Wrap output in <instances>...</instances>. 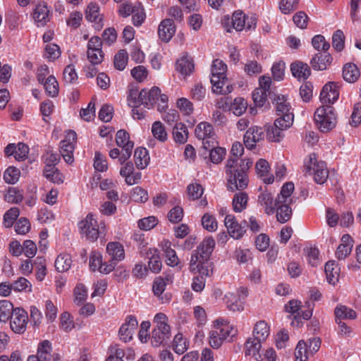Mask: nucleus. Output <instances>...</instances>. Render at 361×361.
Masks as SVG:
<instances>
[{
    "label": "nucleus",
    "mask_w": 361,
    "mask_h": 361,
    "mask_svg": "<svg viewBox=\"0 0 361 361\" xmlns=\"http://www.w3.org/2000/svg\"><path fill=\"white\" fill-rule=\"evenodd\" d=\"M235 161L228 159L225 166V172L228 176L227 188L232 192L246 188L249 182L247 173L239 170L238 164Z\"/></svg>",
    "instance_id": "f257e3e1"
},
{
    "label": "nucleus",
    "mask_w": 361,
    "mask_h": 361,
    "mask_svg": "<svg viewBox=\"0 0 361 361\" xmlns=\"http://www.w3.org/2000/svg\"><path fill=\"white\" fill-rule=\"evenodd\" d=\"M78 228L80 233L92 242L96 241L99 237L105 236L106 233L105 224L103 221L99 224L92 213L78 223Z\"/></svg>",
    "instance_id": "f03ea898"
},
{
    "label": "nucleus",
    "mask_w": 361,
    "mask_h": 361,
    "mask_svg": "<svg viewBox=\"0 0 361 361\" xmlns=\"http://www.w3.org/2000/svg\"><path fill=\"white\" fill-rule=\"evenodd\" d=\"M156 326L154 328L151 343L154 347H159L167 343L171 337V328L167 324L166 316L161 312L157 313L154 319Z\"/></svg>",
    "instance_id": "7ed1b4c3"
},
{
    "label": "nucleus",
    "mask_w": 361,
    "mask_h": 361,
    "mask_svg": "<svg viewBox=\"0 0 361 361\" xmlns=\"http://www.w3.org/2000/svg\"><path fill=\"white\" fill-rule=\"evenodd\" d=\"M303 171L305 175L312 176L314 181L318 184L324 183L329 176V170L323 161H318L315 154L309 156V160L305 162Z\"/></svg>",
    "instance_id": "20e7f679"
},
{
    "label": "nucleus",
    "mask_w": 361,
    "mask_h": 361,
    "mask_svg": "<svg viewBox=\"0 0 361 361\" xmlns=\"http://www.w3.org/2000/svg\"><path fill=\"white\" fill-rule=\"evenodd\" d=\"M314 121L321 131L328 132L332 130L337 123L334 107L322 105L317 108L314 113Z\"/></svg>",
    "instance_id": "39448f33"
},
{
    "label": "nucleus",
    "mask_w": 361,
    "mask_h": 361,
    "mask_svg": "<svg viewBox=\"0 0 361 361\" xmlns=\"http://www.w3.org/2000/svg\"><path fill=\"white\" fill-rule=\"evenodd\" d=\"M286 119L277 118L273 126H270L267 130V139L271 142H280L283 136V131L293 125V116L286 115Z\"/></svg>",
    "instance_id": "423d86ee"
},
{
    "label": "nucleus",
    "mask_w": 361,
    "mask_h": 361,
    "mask_svg": "<svg viewBox=\"0 0 361 361\" xmlns=\"http://www.w3.org/2000/svg\"><path fill=\"white\" fill-rule=\"evenodd\" d=\"M231 23L233 27L237 31L254 30L257 25V18L255 16L248 17L240 11H235L233 14Z\"/></svg>",
    "instance_id": "0eeeda50"
},
{
    "label": "nucleus",
    "mask_w": 361,
    "mask_h": 361,
    "mask_svg": "<svg viewBox=\"0 0 361 361\" xmlns=\"http://www.w3.org/2000/svg\"><path fill=\"white\" fill-rule=\"evenodd\" d=\"M77 135L73 130H68L66 138L61 141V154L65 161L71 164L73 161V151L75 149L74 142L76 140Z\"/></svg>",
    "instance_id": "6e6552de"
},
{
    "label": "nucleus",
    "mask_w": 361,
    "mask_h": 361,
    "mask_svg": "<svg viewBox=\"0 0 361 361\" xmlns=\"http://www.w3.org/2000/svg\"><path fill=\"white\" fill-rule=\"evenodd\" d=\"M224 224L227 228L228 234L234 239L238 240L241 238L246 231L245 228V225H247V221L244 220L239 224L236 221L235 216L231 214L226 216Z\"/></svg>",
    "instance_id": "1a4fd4ad"
},
{
    "label": "nucleus",
    "mask_w": 361,
    "mask_h": 361,
    "mask_svg": "<svg viewBox=\"0 0 361 361\" xmlns=\"http://www.w3.org/2000/svg\"><path fill=\"white\" fill-rule=\"evenodd\" d=\"M10 319V326L14 333L21 334L25 331L28 317L23 309L16 308V311Z\"/></svg>",
    "instance_id": "9d476101"
},
{
    "label": "nucleus",
    "mask_w": 361,
    "mask_h": 361,
    "mask_svg": "<svg viewBox=\"0 0 361 361\" xmlns=\"http://www.w3.org/2000/svg\"><path fill=\"white\" fill-rule=\"evenodd\" d=\"M338 84L335 82H329L323 87L320 93V100L323 105L334 104L338 99Z\"/></svg>",
    "instance_id": "9b49d317"
},
{
    "label": "nucleus",
    "mask_w": 361,
    "mask_h": 361,
    "mask_svg": "<svg viewBox=\"0 0 361 361\" xmlns=\"http://www.w3.org/2000/svg\"><path fill=\"white\" fill-rule=\"evenodd\" d=\"M90 268L94 271L98 270L100 273L107 274L114 270V264L102 262V255L97 251H92L90 256Z\"/></svg>",
    "instance_id": "f8f14e48"
},
{
    "label": "nucleus",
    "mask_w": 361,
    "mask_h": 361,
    "mask_svg": "<svg viewBox=\"0 0 361 361\" xmlns=\"http://www.w3.org/2000/svg\"><path fill=\"white\" fill-rule=\"evenodd\" d=\"M138 325L135 317L133 315L128 316L126 322L120 327L118 335L120 339L124 342H128L132 340L133 334Z\"/></svg>",
    "instance_id": "ddd939ff"
},
{
    "label": "nucleus",
    "mask_w": 361,
    "mask_h": 361,
    "mask_svg": "<svg viewBox=\"0 0 361 361\" xmlns=\"http://www.w3.org/2000/svg\"><path fill=\"white\" fill-rule=\"evenodd\" d=\"M106 252L110 257L107 264H114V269L118 262L125 258V252L123 245L118 242H110L106 245Z\"/></svg>",
    "instance_id": "4468645a"
},
{
    "label": "nucleus",
    "mask_w": 361,
    "mask_h": 361,
    "mask_svg": "<svg viewBox=\"0 0 361 361\" xmlns=\"http://www.w3.org/2000/svg\"><path fill=\"white\" fill-rule=\"evenodd\" d=\"M264 131L262 128L254 126L250 128L244 135L243 140L245 147L247 149L255 147L257 142L263 140Z\"/></svg>",
    "instance_id": "2eb2a0df"
},
{
    "label": "nucleus",
    "mask_w": 361,
    "mask_h": 361,
    "mask_svg": "<svg viewBox=\"0 0 361 361\" xmlns=\"http://www.w3.org/2000/svg\"><path fill=\"white\" fill-rule=\"evenodd\" d=\"M51 350V343L49 341L44 340L39 343L37 355L29 356L27 361H50Z\"/></svg>",
    "instance_id": "dca6fc26"
},
{
    "label": "nucleus",
    "mask_w": 361,
    "mask_h": 361,
    "mask_svg": "<svg viewBox=\"0 0 361 361\" xmlns=\"http://www.w3.org/2000/svg\"><path fill=\"white\" fill-rule=\"evenodd\" d=\"M332 59V56L327 51L318 52L310 60V64L315 71H324L330 66Z\"/></svg>",
    "instance_id": "f3484780"
},
{
    "label": "nucleus",
    "mask_w": 361,
    "mask_h": 361,
    "mask_svg": "<svg viewBox=\"0 0 361 361\" xmlns=\"http://www.w3.org/2000/svg\"><path fill=\"white\" fill-rule=\"evenodd\" d=\"M86 19L94 23V27L96 30H100L103 26V18L99 14V7L97 4L90 3L87 7L85 11Z\"/></svg>",
    "instance_id": "a211bd4d"
},
{
    "label": "nucleus",
    "mask_w": 361,
    "mask_h": 361,
    "mask_svg": "<svg viewBox=\"0 0 361 361\" xmlns=\"http://www.w3.org/2000/svg\"><path fill=\"white\" fill-rule=\"evenodd\" d=\"M161 90L157 87H153L150 90H142L139 92L138 98L141 99V104L146 108L150 109L159 100Z\"/></svg>",
    "instance_id": "6ab92c4d"
},
{
    "label": "nucleus",
    "mask_w": 361,
    "mask_h": 361,
    "mask_svg": "<svg viewBox=\"0 0 361 361\" xmlns=\"http://www.w3.org/2000/svg\"><path fill=\"white\" fill-rule=\"evenodd\" d=\"M176 27L173 20L166 18L159 24L158 34L159 38L165 42H168L174 35Z\"/></svg>",
    "instance_id": "aec40b11"
},
{
    "label": "nucleus",
    "mask_w": 361,
    "mask_h": 361,
    "mask_svg": "<svg viewBox=\"0 0 361 361\" xmlns=\"http://www.w3.org/2000/svg\"><path fill=\"white\" fill-rule=\"evenodd\" d=\"M257 203L263 207L264 212L271 215L275 212L276 205H275V200L274 201L273 195L267 190L262 191L257 198Z\"/></svg>",
    "instance_id": "412c9836"
},
{
    "label": "nucleus",
    "mask_w": 361,
    "mask_h": 361,
    "mask_svg": "<svg viewBox=\"0 0 361 361\" xmlns=\"http://www.w3.org/2000/svg\"><path fill=\"white\" fill-rule=\"evenodd\" d=\"M274 101L276 104V115L279 116L278 118L286 119V115L290 114L293 116V120L294 119V115L293 112L290 111L291 106L290 103L287 102L286 97L283 95L276 96V97L274 98Z\"/></svg>",
    "instance_id": "4be33fe9"
},
{
    "label": "nucleus",
    "mask_w": 361,
    "mask_h": 361,
    "mask_svg": "<svg viewBox=\"0 0 361 361\" xmlns=\"http://www.w3.org/2000/svg\"><path fill=\"white\" fill-rule=\"evenodd\" d=\"M262 342L263 341L255 337L249 338L245 343V355H251L257 361L262 360V357L259 352Z\"/></svg>",
    "instance_id": "5701e85b"
},
{
    "label": "nucleus",
    "mask_w": 361,
    "mask_h": 361,
    "mask_svg": "<svg viewBox=\"0 0 361 361\" xmlns=\"http://www.w3.org/2000/svg\"><path fill=\"white\" fill-rule=\"evenodd\" d=\"M255 169L258 176L267 184H271L274 180V177L268 173L269 164L265 159H260L255 165Z\"/></svg>",
    "instance_id": "b1692460"
},
{
    "label": "nucleus",
    "mask_w": 361,
    "mask_h": 361,
    "mask_svg": "<svg viewBox=\"0 0 361 361\" xmlns=\"http://www.w3.org/2000/svg\"><path fill=\"white\" fill-rule=\"evenodd\" d=\"M215 246V240L212 237L205 238L197 250L202 261H208Z\"/></svg>",
    "instance_id": "393cba45"
},
{
    "label": "nucleus",
    "mask_w": 361,
    "mask_h": 361,
    "mask_svg": "<svg viewBox=\"0 0 361 361\" xmlns=\"http://www.w3.org/2000/svg\"><path fill=\"white\" fill-rule=\"evenodd\" d=\"M215 325L217 327L219 334L221 338L231 341L233 338L237 334V329L228 324H224L223 321L216 320Z\"/></svg>",
    "instance_id": "a878e982"
},
{
    "label": "nucleus",
    "mask_w": 361,
    "mask_h": 361,
    "mask_svg": "<svg viewBox=\"0 0 361 361\" xmlns=\"http://www.w3.org/2000/svg\"><path fill=\"white\" fill-rule=\"evenodd\" d=\"M227 66L220 59L213 61L211 69V82L216 83L219 81V77H226Z\"/></svg>",
    "instance_id": "bb28decb"
},
{
    "label": "nucleus",
    "mask_w": 361,
    "mask_h": 361,
    "mask_svg": "<svg viewBox=\"0 0 361 361\" xmlns=\"http://www.w3.org/2000/svg\"><path fill=\"white\" fill-rule=\"evenodd\" d=\"M360 76V70L355 63H349L343 66V78L346 82L353 83L358 80Z\"/></svg>",
    "instance_id": "cd10ccee"
},
{
    "label": "nucleus",
    "mask_w": 361,
    "mask_h": 361,
    "mask_svg": "<svg viewBox=\"0 0 361 361\" xmlns=\"http://www.w3.org/2000/svg\"><path fill=\"white\" fill-rule=\"evenodd\" d=\"M159 253V250L156 248H149L147 252V257L149 259V269L154 273H158L161 269L162 264Z\"/></svg>",
    "instance_id": "c85d7f7f"
},
{
    "label": "nucleus",
    "mask_w": 361,
    "mask_h": 361,
    "mask_svg": "<svg viewBox=\"0 0 361 361\" xmlns=\"http://www.w3.org/2000/svg\"><path fill=\"white\" fill-rule=\"evenodd\" d=\"M49 10L44 4H38L33 13V18L38 23V26L44 25L49 20Z\"/></svg>",
    "instance_id": "c756f323"
},
{
    "label": "nucleus",
    "mask_w": 361,
    "mask_h": 361,
    "mask_svg": "<svg viewBox=\"0 0 361 361\" xmlns=\"http://www.w3.org/2000/svg\"><path fill=\"white\" fill-rule=\"evenodd\" d=\"M224 301L227 308L233 312L243 311L244 309V302L235 293H228L224 296Z\"/></svg>",
    "instance_id": "7c9ffc66"
},
{
    "label": "nucleus",
    "mask_w": 361,
    "mask_h": 361,
    "mask_svg": "<svg viewBox=\"0 0 361 361\" xmlns=\"http://www.w3.org/2000/svg\"><path fill=\"white\" fill-rule=\"evenodd\" d=\"M195 135L199 140L214 138L215 133L213 126L207 122L200 123L195 128Z\"/></svg>",
    "instance_id": "2f4dec72"
},
{
    "label": "nucleus",
    "mask_w": 361,
    "mask_h": 361,
    "mask_svg": "<svg viewBox=\"0 0 361 361\" xmlns=\"http://www.w3.org/2000/svg\"><path fill=\"white\" fill-rule=\"evenodd\" d=\"M290 71L294 77L304 80L307 79L311 73L309 66L300 61L293 63L290 66Z\"/></svg>",
    "instance_id": "473e14b6"
},
{
    "label": "nucleus",
    "mask_w": 361,
    "mask_h": 361,
    "mask_svg": "<svg viewBox=\"0 0 361 361\" xmlns=\"http://www.w3.org/2000/svg\"><path fill=\"white\" fill-rule=\"evenodd\" d=\"M294 190V184L291 182L285 183L281 190L280 195L275 200V205L281 203H292L290 195Z\"/></svg>",
    "instance_id": "72a5a7b5"
},
{
    "label": "nucleus",
    "mask_w": 361,
    "mask_h": 361,
    "mask_svg": "<svg viewBox=\"0 0 361 361\" xmlns=\"http://www.w3.org/2000/svg\"><path fill=\"white\" fill-rule=\"evenodd\" d=\"M161 245L165 253L166 264L171 267L177 266L179 263V259L176 251L171 248V242L164 240L161 243Z\"/></svg>",
    "instance_id": "f704fd0d"
},
{
    "label": "nucleus",
    "mask_w": 361,
    "mask_h": 361,
    "mask_svg": "<svg viewBox=\"0 0 361 361\" xmlns=\"http://www.w3.org/2000/svg\"><path fill=\"white\" fill-rule=\"evenodd\" d=\"M135 163L137 169H145L149 162V156L146 148L138 147L134 153Z\"/></svg>",
    "instance_id": "c9c22d12"
},
{
    "label": "nucleus",
    "mask_w": 361,
    "mask_h": 361,
    "mask_svg": "<svg viewBox=\"0 0 361 361\" xmlns=\"http://www.w3.org/2000/svg\"><path fill=\"white\" fill-rule=\"evenodd\" d=\"M325 274L326 276L327 281L334 285L338 281L339 277L340 268L336 264L335 261H329L325 264Z\"/></svg>",
    "instance_id": "e433bc0d"
},
{
    "label": "nucleus",
    "mask_w": 361,
    "mask_h": 361,
    "mask_svg": "<svg viewBox=\"0 0 361 361\" xmlns=\"http://www.w3.org/2000/svg\"><path fill=\"white\" fill-rule=\"evenodd\" d=\"M173 136L176 142L184 144L188 138V131L186 126L182 123L175 125L173 128Z\"/></svg>",
    "instance_id": "4c0bfd02"
},
{
    "label": "nucleus",
    "mask_w": 361,
    "mask_h": 361,
    "mask_svg": "<svg viewBox=\"0 0 361 361\" xmlns=\"http://www.w3.org/2000/svg\"><path fill=\"white\" fill-rule=\"evenodd\" d=\"M44 176L47 180L56 184H61L64 180L63 175L55 166H45Z\"/></svg>",
    "instance_id": "58836bf2"
},
{
    "label": "nucleus",
    "mask_w": 361,
    "mask_h": 361,
    "mask_svg": "<svg viewBox=\"0 0 361 361\" xmlns=\"http://www.w3.org/2000/svg\"><path fill=\"white\" fill-rule=\"evenodd\" d=\"M33 269L36 271V279L39 281L44 280L47 274L46 259L44 257H37L33 261Z\"/></svg>",
    "instance_id": "ea45409f"
},
{
    "label": "nucleus",
    "mask_w": 361,
    "mask_h": 361,
    "mask_svg": "<svg viewBox=\"0 0 361 361\" xmlns=\"http://www.w3.org/2000/svg\"><path fill=\"white\" fill-rule=\"evenodd\" d=\"M213 87L212 90L214 93L219 94H227L232 92L233 87L228 83L226 77H219V81L216 83L211 82Z\"/></svg>",
    "instance_id": "a19ab883"
},
{
    "label": "nucleus",
    "mask_w": 361,
    "mask_h": 361,
    "mask_svg": "<svg viewBox=\"0 0 361 361\" xmlns=\"http://www.w3.org/2000/svg\"><path fill=\"white\" fill-rule=\"evenodd\" d=\"M269 335V326L264 321L256 323L253 330V337L259 341H264Z\"/></svg>",
    "instance_id": "79ce46f5"
},
{
    "label": "nucleus",
    "mask_w": 361,
    "mask_h": 361,
    "mask_svg": "<svg viewBox=\"0 0 361 361\" xmlns=\"http://www.w3.org/2000/svg\"><path fill=\"white\" fill-rule=\"evenodd\" d=\"M16 311L13 304L6 300H0V322H6Z\"/></svg>",
    "instance_id": "37998d69"
},
{
    "label": "nucleus",
    "mask_w": 361,
    "mask_h": 361,
    "mask_svg": "<svg viewBox=\"0 0 361 361\" xmlns=\"http://www.w3.org/2000/svg\"><path fill=\"white\" fill-rule=\"evenodd\" d=\"M291 203H281L276 205V219L280 223L287 222L291 217L292 209L289 207Z\"/></svg>",
    "instance_id": "c03bdc74"
},
{
    "label": "nucleus",
    "mask_w": 361,
    "mask_h": 361,
    "mask_svg": "<svg viewBox=\"0 0 361 361\" xmlns=\"http://www.w3.org/2000/svg\"><path fill=\"white\" fill-rule=\"evenodd\" d=\"M248 196L245 192H240L235 194L232 204L233 209L235 212L243 211L247 204Z\"/></svg>",
    "instance_id": "a18cd8bd"
},
{
    "label": "nucleus",
    "mask_w": 361,
    "mask_h": 361,
    "mask_svg": "<svg viewBox=\"0 0 361 361\" xmlns=\"http://www.w3.org/2000/svg\"><path fill=\"white\" fill-rule=\"evenodd\" d=\"M194 69L192 60L188 56H183L176 61V70L182 75H188Z\"/></svg>",
    "instance_id": "49530a36"
},
{
    "label": "nucleus",
    "mask_w": 361,
    "mask_h": 361,
    "mask_svg": "<svg viewBox=\"0 0 361 361\" xmlns=\"http://www.w3.org/2000/svg\"><path fill=\"white\" fill-rule=\"evenodd\" d=\"M300 307V302L295 300H290L288 304L285 305V309L288 312L294 315L292 324L296 326H300V312H299Z\"/></svg>",
    "instance_id": "de8ad7c7"
},
{
    "label": "nucleus",
    "mask_w": 361,
    "mask_h": 361,
    "mask_svg": "<svg viewBox=\"0 0 361 361\" xmlns=\"http://www.w3.org/2000/svg\"><path fill=\"white\" fill-rule=\"evenodd\" d=\"M336 319H354L357 314L355 311L345 305H338L336 307L335 311Z\"/></svg>",
    "instance_id": "09e8293b"
},
{
    "label": "nucleus",
    "mask_w": 361,
    "mask_h": 361,
    "mask_svg": "<svg viewBox=\"0 0 361 361\" xmlns=\"http://www.w3.org/2000/svg\"><path fill=\"white\" fill-rule=\"evenodd\" d=\"M72 259L68 254L59 255L55 260V267L59 272H65L71 267Z\"/></svg>",
    "instance_id": "8fccbe9b"
},
{
    "label": "nucleus",
    "mask_w": 361,
    "mask_h": 361,
    "mask_svg": "<svg viewBox=\"0 0 361 361\" xmlns=\"http://www.w3.org/2000/svg\"><path fill=\"white\" fill-rule=\"evenodd\" d=\"M152 133L154 138L160 142H165L168 138V135L165 127L160 121H155L152 126Z\"/></svg>",
    "instance_id": "3c124183"
},
{
    "label": "nucleus",
    "mask_w": 361,
    "mask_h": 361,
    "mask_svg": "<svg viewBox=\"0 0 361 361\" xmlns=\"http://www.w3.org/2000/svg\"><path fill=\"white\" fill-rule=\"evenodd\" d=\"M42 84L44 85L46 92L49 96L54 97L58 95L59 85L54 76L49 75Z\"/></svg>",
    "instance_id": "603ef678"
},
{
    "label": "nucleus",
    "mask_w": 361,
    "mask_h": 361,
    "mask_svg": "<svg viewBox=\"0 0 361 361\" xmlns=\"http://www.w3.org/2000/svg\"><path fill=\"white\" fill-rule=\"evenodd\" d=\"M188 348V343L185 338H183L182 334H177L173 341V350L180 355L185 353Z\"/></svg>",
    "instance_id": "864d4df0"
},
{
    "label": "nucleus",
    "mask_w": 361,
    "mask_h": 361,
    "mask_svg": "<svg viewBox=\"0 0 361 361\" xmlns=\"http://www.w3.org/2000/svg\"><path fill=\"white\" fill-rule=\"evenodd\" d=\"M128 56L126 50H120L114 56V64L116 69L123 71L128 63Z\"/></svg>",
    "instance_id": "5fc2aeb1"
},
{
    "label": "nucleus",
    "mask_w": 361,
    "mask_h": 361,
    "mask_svg": "<svg viewBox=\"0 0 361 361\" xmlns=\"http://www.w3.org/2000/svg\"><path fill=\"white\" fill-rule=\"evenodd\" d=\"M23 199V192L16 188H9L5 195V200L9 203L18 204Z\"/></svg>",
    "instance_id": "6e6d98bb"
},
{
    "label": "nucleus",
    "mask_w": 361,
    "mask_h": 361,
    "mask_svg": "<svg viewBox=\"0 0 361 361\" xmlns=\"http://www.w3.org/2000/svg\"><path fill=\"white\" fill-rule=\"evenodd\" d=\"M312 44L319 52L327 51L330 48L329 43L322 35H315L312 39Z\"/></svg>",
    "instance_id": "4d7b16f0"
},
{
    "label": "nucleus",
    "mask_w": 361,
    "mask_h": 361,
    "mask_svg": "<svg viewBox=\"0 0 361 361\" xmlns=\"http://www.w3.org/2000/svg\"><path fill=\"white\" fill-rule=\"evenodd\" d=\"M20 214L18 207H11L4 215V224L5 227L10 228L13 225L14 221Z\"/></svg>",
    "instance_id": "13d9d810"
},
{
    "label": "nucleus",
    "mask_w": 361,
    "mask_h": 361,
    "mask_svg": "<svg viewBox=\"0 0 361 361\" xmlns=\"http://www.w3.org/2000/svg\"><path fill=\"white\" fill-rule=\"evenodd\" d=\"M202 225L204 229L209 232L215 231L217 229L216 218L208 213L204 214L202 217Z\"/></svg>",
    "instance_id": "bf43d9fd"
},
{
    "label": "nucleus",
    "mask_w": 361,
    "mask_h": 361,
    "mask_svg": "<svg viewBox=\"0 0 361 361\" xmlns=\"http://www.w3.org/2000/svg\"><path fill=\"white\" fill-rule=\"evenodd\" d=\"M20 173L18 169L10 166L4 171V179L9 184H14L18 180Z\"/></svg>",
    "instance_id": "052dcab7"
},
{
    "label": "nucleus",
    "mask_w": 361,
    "mask_h": 361,
    "mask_svg": "<svg viewBox=\"0 0 361 361\" xmlns=\"http://www.w3.org/2000/svg\"><path fill=\"white\" fill-rule=\"evenodd\" d=\"M61 55L60 48L56 44H47L44 56L49 61H54Z\"/></svg>",
    "instance_id": "680f3d73"
},
{
    "label": "nucleus",
    "mask_w": 361,
    "mask_h": 361,
    "mask_svg": "<svg viewBox=\"0 0 361 361\" xmlns=\"http://www.w3.org/2000/svg\"><path fill=\"white\" fill-rule=\"evenodd\" d=\"M247 102L243 97H237L231 104V109L236 116L242 115L247 109Z\"/></svg>",
    "instance_id": "e2e57ef3"
},
{
    "label": "nucleus",
    "mask_w": 361,
    "mask_h": 361,
    "mask_svg": "<svg viewBox=\"0 0 361 361\" xmlns=\"http://www.w3.org/2000/svg\"><path fill=\"white\" fill-rule=\"evenodd\" d=\"M187 192L189 198L192 200H195L202 197L204 189L200 184L195 183L188 185Z\"/></svg>",
    "instance_id": "0e129e2a"
},
{
    "label": "nucleus",
    "mask_w": 361,
    "mask_h": 361,
    "mask_svg": "<svg viewBox=\"0 0 361 361\" xmlns=\"http://www.w3.org/2000/svg\"><path fill=\"white\" fill-rule=\"evenodd\" d=\"M268 96H269L268 92L262 88H256L252 92L253 101L255 105L259 107L264 105Z\"/></svg>",
    "instance_id": "69168bd1"
},
{
    "label": "nucleus",
    "mask_w": 361,
    "mask_h": 361,
    "mask_svg": "<svg viewBox=\"0 0 361 361\" xmlns=\"http://www.w3.org/2000/svg\"><path fill=\"white\" fill-rule=\"evenodd\" d=\"M184 212L180 206L173 207L168 213V219L173 224H177L182 221Z\"/></svg>",
    "instance_id": "338daca9"
},
{
    "label": "nucleus",
    "mask_w": 361,
    "mask_h": 361,
    "mask_svg": "<svg viewBox=\"0 0 361 361\" xmlns=\"http://www.w3.org/2000/svg\"><path fill=\"white\" fill-rule=\"evenodd\" d=\"M177 106L180 111L185 115H190L194 110L193 104L185 97L180 98L177 100Z\"/></svg>",
    "instance_id": "774afa93"
}]
</instances>
